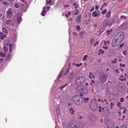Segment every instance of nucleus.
<instances>
[{"label":"nucleus","instance_id":"obj_1","mask_svg":"<svg viewBox=\"0 0 128 128\" xmlns=\"http://www.w3.org/2000/svg\"><path fill=\"white\" fill-rule=\"evenodd\" d=\"M89 105L90 108L94 111H96L98 109L97 103L95 99L91 100Z\"/></svg>","mask_w":128,"mask_h":128},{"label":"nucleus","instance_id":"obj_2","mask_svg":"<svg viewBox=\"0 0 128 128\" xmlns=\"http://www.w3.org/2000/svg\"><path fill=\"white\" fill-rule=\"evenodd\" d=\"M85 79L86 78L84 76H78L75 80V83L76 84H82L84 83Z\"/></svg>","mask_w":128,"mask_h":128},{"label":"nucleus","instance_id":"obj_3","mask_svg":"<svg viewBox=\"0 0 128 128\" xmlns=\"http://www.w3.org/2000/svg\"><path fill=\"white\" fill-rule=\"evenodd\" d=\"M124 33L122 32H120L118 33L114 36L120 42H121L124 38Z\"/></svg>","mask_w":128,"mask_h":128},{"label":"nucleus","instance_id":"obj_4","mask_svg":"<svg viewBox=\"0 0 128 128\" xmlns=\"http://www.w3.org/2000/svg\"><path fill=\"white\" fill-rule=\"evenodd\" d=\"M120 43L115 36L113 38L112 42V44L114 46H115L118 45Z\"/></svg>","mask_w":128,"mask_h":128},{"label":"nucleus","instance_id":"obj_5","mask_svg":"<svg viewBox=\"0 0 128 128\" xmlns=\"http://www.w3.org/2000/svg\"><path fill=\"white\" fill-rule=\"evenodd\" d=\"M99 79L101 82L104 83L107 80V78L104 74L100 76L99 78Z\"/></svg>","mask_w":128,"mask_h":128},{"label":"nucleus","instance_id":"obj_6","mask_svg":"<svg viewBox=\"0 0 128 128\" xmlns=\"http://www.w3.org/2000/svg\"><path fill=\"white\" fill-rule=\"evenodd\" d=\"M7 18H10L11 17L12 15V9L9 8L6 12Z\"/></svg>","mask_w":128,"mask_h":128},{"label":"nucleus","instance_id":"obj_7","mask_svg":"<svg viewBox=\"0 0 128 128\" xmlns=\"http://www.w3.org/2000/svg\"><path fill=\"white\" fill-rule=\"evenodd\" d=\"M79 90H82L81 92L84 94H87L89 91L88 88L83 86H82V89H80Z\"/></svg>","mask_w":128,"mask_h":128},{"label":"nucleus","instance_id":"obj_8","mask_svg":"<svg viewBox=\"0 0 128 128\" xmlns=\"http://www.w3.org/2000/svg\"><path fill=\"white\" fill-rule=\"evenodd\" d=\"M100 15V12L98 10H95L92 14V16L94 17H97Z\"/></svg>","mask_w":128,"mask_h":128},{"label":"nucleus","instance_id":"obj_9","mask_svg":"<svg viewBox=\"0 0 128 128\" xmlns=\"http://www.w3.org/2000/svg\"><path fill=\"white\" fill-rule=\"evenodd\" d=\"M80 96L78 95H75L72 98V100L74 101L75 102L77 101L78 99H79Z\"/></svg>","mask_w":128,"mask_h":128},{"label":"nucleus","instance_id":"obj_10","mask_svg":"<svg viewBox=\"0 0 128 128\" xmlns=\"http://www.w3.org/2000/svg\"><path fill=\"white\" fill-rule=\"evenodd\" d=\"M83 102V100H82V98L80 96L79 99L76 102V103L77 105H80L82 104V103Z\"/></svg>","mask_w":128,"mask_h":128},{"label":"nucleus","instance_id":"obj_11","mask_svg":"<svg viewBox=\"0 0 128 128\" xmlns=\"http://www.w3.org/2000/svg\"><path fill=\"white\" fill-rule=\"evenodd\" d=\"M108 128H113L114 127V124L111 122H108L106 123Z\"/></svg>","mask_w":128,"mask_h":128},{"label":"nucleus","instance_id":"obj_12","mask_svg":"<svg viewBox=\"0 0 128 128\" xmlns=\"http://www.w3.org/2000/svg\"><path fill=\"white\" fill-rule=\"evenodd\" d=\"M81 18V16L79 15L76 18V22L77 23L79 24L80 22Z\"/></svg>","mask_w":128,"mask_h":128},{"label":"nucleus","instance_id":"obj_13","mask_svg":"<svg viewBox=\"0 0 128 128\" xmlns=\"http://www.w3.org/2000/svg\"><path fill=\"white\" fill-rule=\"evenodd\" d=\"M7 23L8 24H10L12 25H14V23L13 22L11 19H8L7 20Z\"/></svg>","mask_w":128,"mask_h":128},{"label":"nucleus","instance_id":"obj_14","mask_svg":"<svg viewBox=\"0 0 128 128\" xmlns=\"http://www.w3.org/2000/svg\"><path fill=\"white\" fill-rule=\"evenodd\" d=\"M72 72H71L69 75V76H68L69 78L72 79L73 77V76H74V72L72 71Z\"/></svg>","mask_w":128,"mask_h":128},{"label":"nucleus","instance_id":"obj_15","mask_svg":"<svg viewBox=\"0 0 128 128\" xmlns=\"http://www.w3.org/2000/svg\"><path fill=\"white\" fill-rule=\"evenodd\" d=\"M70 128H77V126L72 124H71L69 125Z\"/></svg>","mask_w":128,"mask_h":128},{"label":"nucleus","instance_id":"obj_16","mask_svg":"<svg viewBox=\"0 0 128 128\" xmlns=\"http://www.w3.org/2000/svg\"><path fill=\"white\" fill-rule=\"evenodd\" d=\"M2 31L5 34H7L8 32V30L4 28L3 27L2 28Z\"/></svg>","mask_w":128,"mask_h":128},{"label":"nucleus","instance_id":"obj_17","mask_svg":"<svg viewBox=\"0 0 128 128\" xmlns=\"http://www.w3.org/2000/svg\"><path fill=\"white\" fill-rule=\"evenodd\" d=\"M70 114L71 115H73L74 114V111L73 110V108H70Z\"/></svg>","mask_w":128,"mask_h":128},{"label":"nucleus","instance_id":"obj_18","mask_svg":"<svg viewBox=\"0 0 128 128\" xmlns=\"http://www.w3.org/2000/svg\"><path fill=\"white\" fill-rule=\"evenodd\" d=\"M6 56V53L4 54L2 52H0V57H4Z\"/></svg>","mask_w":128,"mask_h":128},{"label":"nucleus","instance_id":"obj_19","mask_svg":"<svg viewBox=\"0 0 128 128\" xmlns=\"http://www.w3.org/2000/svg\"><path fill=\"white\" fill-rule=\"evenodd\" d=\"M82 89V87H81V86H78L76 88V90H78V92H81L82 90H80V89Z\"/></svg>","mask_w":128,"mask_h":128},{"label":"nucleus","instance_id":"obj_20","mask_svg":"<svg viewBox=\"0 0 128 128\" xmlns=\"http://www.w3.org/2000/svg\"><path fill=\"white\" fill-rule=\"evenodd\" d=\"M22 20V18L21 17L18 18L17 19V22L18 23H20Z\"/></svg>","mask_w":128,"mask_h":128},{"label":"nucleus","instance_id":"obj_21","mask_svg":"<svg viewBox=\"0 0 128 128\" xmlns=\"http://www.w3.org/2000/svg\"><path fill=\"white\" fill-rule=\"evenodd\" d=\"M73 64H74L76 66L78 67H79L80 66H81L82 65V64L81 62L80 63V64H77L75 63H73Z\"/></svg>","mask_w":128,"mask_h":128},{"label":"nucleus","instance_id":"obj_22","mask_svg":"<svg viewBox=\"0 0 128 128\" xmlns=\"http://www.w3.org/2000/svg\"><path fill=\"white\" fill-rule=\"evenodd\" d=\"M46 12V11L44 10H43L42 12L41 13V14L42 16H44L45 15V13Z\"/></svg>","mask_w":128,"mask_h":128},{"label":"nucleus","instance_id":"obj_23","mask_svg":"<svg viewBox=\"0 0 128 128\" xmlns=\"http://www.w3.org/2000/svg\"><path fill=\"white\" fill-rule=\"evenodd\" d=\"M6 35L4 34H3L2 36V37L1 38H0L1 39H3L4 38H6Z\"/></svg>","mask_w":128,"mask_h":128},{"label":"nucleus","instance_id":"obj_24","mask_svg":"<svg viewBox=\"0 0 128 128\" xmlns=\"http://www.w3.org/2000/svg\"><path fill=\"white\" fill-rule=\"evenodd\" d=\"M111 14L110 12V11L108 13L106 14V17L108 18L110 16Z\"/></svg>","mask_w":128,"mask_h":128},{"label":"nucleus","instance_id":"obj_25","mask_svg":"<svg viewBox=\"0 0 128 128\" xmlns=\"http://www.w3.org/2000/svg\"><path fill=\"white\" fill-rule=\"evenodd\" d=\"M56 110H57V113L58 115H59L60 114V110H58V107H56Z\"/></svg>","mask_w":128,"mask_h":128},{"label":"nucleus","instance_id":"obj_26","mask_svg":"<svg viewBox=\"0 0 128 128\" xmlns=\"http://www.w3.org/2000/svg\"><path fill=\"white\" fill-rule=\"evenodd\" d=\"M88 57V56L87 55H86L84 56L82 58V60L84 61Z\"/></svg>","mask_w":128,"mask_h":128},{"label":"nucleus","instance_id":"obj_27","mask_svg":"<svg viewBox=\"0 0 128 128\" xmlns=\"http://www.w3.org/2000/svg\"><path fill=\"white\" fill-rule=\"evenodd\" d=\"M110 108H111V109H113L112 106H114V103H113L112 102H111L110 103Z\"/></svg>","mask_w":128,"mask_h":128},{"label":"nucleus","instance_id":"obj_28","mask_svg":"<svg viewBox=\"0 0 128 128\" xmlns=\"http://www.w3.org/2000/svg\"><path fill=\"white\" fill-rule=\"evenodd\" d=\"M76 29L78 30H80V26L77 25L76 26Z\"/></svg>","mask_w":128,"mask_h":128},{"label":"nucleus","instance_id":"obj_29","mask_svg":"<svg viewBox=\"0 0 128 128\" xmlns=\"http://www.w3.org/2000/svg\"><path fill=\"white\" fill-rule=\"evenodd\" d=\"M73 6H75L74 8H78V4H76V3L75 2Z\"/></svg>","mask_w":128,"mask_h":128},{"label":"nucleus","instance_id":"obj_30","mask_svg":"<svg viewBox=\"0 0 128 128\" xmlns=\"http://www.w3.org/2000/svg\"><path fill=\"white\" fill-rule=\"evenodd\" d=\"M112 31V30H107L106 32L108 34H110V33Z\"/></svg>","mask_w":128,"mask_h":128},{"label":"nucleus","instance_id":"obj_31","mask_svg":"<svg viewBox=\"0 0 128 128\" xmlns=\"http://www.w3.org/2000/svg\"><path fill=\"white\" fill-rule=\"evenodd\" d=\"M106 11H107L105 9L102 11L101 13L102 14H105L106 13Z\"/></svg>","mask_w":128,"mask_h":128},{"label":"nucleus","instance_id":"obj_32","mask_svg":"<svg viewBox=\"0 0 128 128\" xmlns=\"http://www.w3.org/2000/svg\"><path fill=\"white\" fill-rule=\"evenodd\" d=\"M104 32L103 29H101L99 31V34H101Z\"/></svg>","mask_w":128,"mask_h":128},{"label":"nucleus","instance_id":"obj_33","mask_svg":"<svg viewBox=\"0 0 128 128\" xmlns=\"http://www.w3.org/2000/svg\"><path fill=\"white\" fill-rule=\"evenodd\" d=\"M120 128H127V127L125 125H122L120 126Z\"/></svg>","mask_w":128,"mask_h":128},{"label":"nucleus","instance_id":"obj_34","mask_svg":"<svg viewBox=\"0 0 128 128\" xmlns=\"http://www.w3.org/2000/svg\"><path fill=\"white\" fill-rule=\"evenodd\" d=\"M117 60L116 58H115L114 60L112 61V62L114 64H115L116 63Z\"/></svg>","mask_w":128,"mask_h":128},{"label":"nucleus","instance_id":"obj_35","mask_svg":"<svg viewBox=\"0 0 128 128\" xmlns=\"http://www.w3.org/2000/svg\"><path fill=\"white\" fill-rule=\"evenodd\" d=\"M3 48L5 52H6L8 49V48L6 46H4Z\"/></svg>","mask_w":128,"mask_h":128},{"label":"nucleus","instance_id":"obj_36","mask_svg":"<svg viewBox=\"0 0 128 128\" xmlns=\"http://www.w3.org/2000/svg\"><path fill=\"white\" fill-rule=\"evenodd\" d=\"M106 113L107 115H109L110 114L109 110H106Z\"/></svg>","mask_w":128,"mask_h":128},{"label":"nucleus","instance_id":"obj_37","mask_svg":"<svg viewBox=\"0 0 128 128\" xmlns=\"http://www.w3.org/2000/svg\"><path fill=\"white\" fill-rule=\"evenodd\" d=\"M118 79L122 81H123L124 80H126V79L125 78H124L123 79H121V78H118Z\"/></svg>","mask_w":128,"mask_h":128},{"label":"nucleus","instance_id":"obj_38","mask_svg":"<svg viewBox=\"0 0 128 128\" xmlns=\"http://www.w3.org/2000/svg\"><path fill=\"white\" fill-rule=\"evenodd\" d=\"M124 98H121L120 99V101L121 102H123L124 101Z\"/></svg>","mask_w":128,"mask_h":128},{"label":"nucleus","instance_id":"obj_39","mask_svg":"<svg viewBox=\"0 0 128 128\" xmlns=\"http://www.w3.org/2000/svg\"><path fill=\"white\" fill-rule=\"evenodd\" d=\"M14 6L16 8H18L19 7V5L18 4L16 3L15 5Z\"/></svg>","mask_w":128,"mask_h":128},{"label":"nucleus","instance_id":"obj_40","mask_svg":"<svg viewBox=\"0 0 128 128\" xmlns=\"http://www.w3.org/2000/svg\"><path fill=\"white\" fill-rule=\"evenodd\" d=\"M94 41V40L93 39H90V43L92 44Z\"/></svg>","mask_w":128,"mask_h":128},{"label":"nucleus","instance_id":"obj_41","mask_svg":"<svg viewBox=\"0 0 128 128\" xmlns=\"http://www.w3.org/2000/svg\"><path fill=\"white\" fill-rule=\"evenodd\" d=\"M121 103L120 102H118L117 104V106L118 107H120L121 106Z\"/></svg>","mask_w":128,"mask_h":128},{"label":"nucleus","instance_id":"obj_42","mask_svg":"<svg viewBox=\"0 0 128 128\" xmlns=\"http://www.w3.org/2000/svg\"><path fill=\"white\" fill-rule=\"evenodd\" d=\"M120 66L121 67L122 66H123V67H124L125 66V64H120Z\"/></svg>","mask_w":128,"mask_h":128},{"label":"nucleus","instance_id":"obj_43","mask_svg":"<svg viewBox=\"0 0 128 128\" xmlns=\"http://www.w3.org/2000/svg\"><path fill=\"white\" fill-rule=\"evenodd\" d=\"M75 11H76V12L74 13V14L76 15H78V14L79 12L78 10H76Z\"/></svg>","mask_w":128,"mask_h":128},{"label":"nucleus","instance_id":"obj_44","mask_svg":"<svg viewBox=\"0 0 128 128\" xmlns=\"http://www.w3.org/2000/svg\"><path fill=\"white\" fill-rule=\"evenodd\" d=\"M99 43V42L98 41H97L94 44V46H96L97 44H98Z\"/></svg>","mask_w":128,"mask_h":128},{"label":"nucleus","instance_id":"obj_45","mask_svg":"<svg viewBox=\"0 0 128 128\" xmlns=\"http://www.w3.org/2000/svg\"><path fill=\"white\" fill-rule=\"evenodd\" d=\"M103 48L106 50H107L108 49V47L107 46H103Z\"/></svg>","mask_w":128,"mask_h":128},{"label":"nucleus","instance_id":"obj_46","mask_svg":"<svg viewBox=\"0 0 128 128\" xmlns=\"http://www.w3.org/2000/svg\"><path fill=\"white\" fill-rule=\"evenodd\" d=\"M120 108L121 110L123 109L124 110L126 109V108L124 106L122 107H120Z\"/></svg>","mask_w":128,"mask_h":128},{"label":"nucleus","instance_id":"obj_47","mask_svg":"<svg viewBox=\"0 0 128 128\" xmlns=\"http://www.w3.org/2000/svg\"><path fill=\"white\" fill-rule=\"evenodd\" d=\"M98 5H96L95 9L96 10H97L98 9Z\"/></svg>","mask_w":128,"mask_h":128},{"label":"nucleus","instance_id":"obj_48","mask_svg":"<svg viewBox=\"0 0 128 128\" xmlns=\"http://www.w3.org/2000/svg\"><path fill=\"white\" fill-rule=\"evenodd\" d=\"M12 44H10L9 45V48H12Z\"/></svg>","mask_w":128,"mask_h":128},{"label":"nucleus","instance_id":"obj_49","mask_svg":"<svg viewBox=\"0 0 128 128\" xmlns=\"http://www.w3.org/2000/svg\"><path fill=\"white\" fill-rule=\"evenodd\" d=\"M115 71L117 73H119V71L118 69H116L115 70Z\"/></svg>","mask_w":128,"mask_h":128},{"label":"nucleus","instance_id":"obj_50","mask_svg":"<svg viewBox=\"0 0 128 128\" xmlns=\"http://www.w3.org/2000/svg\"><path fill=\"white\" fill-rule=\"evenodd\" d=\"M94 7H92V8L90 10V12H92V11L94 10Z\"/></svg>","mask_w":128,"mask_h":128},{"label":"nucleus","instance_id":"obj_51","mask_svg":"<svg viewBox=\"0 0 128 128\" xmlns=\"http://www.w3.org/2000/svg\"><path fill=\"white\" fill-rule=\"evenodd\" d=\"M89 74H92V77L94 78H95L94 76V75L93 74H92L91 72H90L89 73Z\"/></svg>","mask_w":128,"mask_h":128},{"label":"nucleus","instance_id":"obj_52","mask_svg":"<svg viewBox=\"0 0 128 128\" xmlns=\"http://www.w3.org/2000/svg\"><path fill=\"white\" fill-rule=\"evenodd\" d=\"M69 68H68L66 70V72H65V74H66V73L67 72H69Z\"/></svg>","mask_w":128,"mask_h":128},{"label":"nucleus","instance_id":"obj_53","mask_svg":"<svg viewBox=\"0 0 128 128\" xmlns=\"http://www.w3.org/2000/svg\"><path fill=\"white\" fill-rule=\"evenodd\" d=\"M75 36H76L77 34V33L76 32H73L72 33Z\"/></svg>","mask_w":128,"mask_h":128},{"label":"nucleus","instance_id":"obj_54","mask_svg":"<svg viewBox=\"0 0 128 128\" xmlns=\"http://www.w3.org/2000/svg\"><path fill=\"white\" fill-rule=\"evenodd\" d=\"M52 2V0H50L49 1H48L47 2V3L48 4H49L51 2Z\"/></svg>","mask_w":128,"mask_h":128},{"label":"nucleus","instance_id":"obj_55","mask_svg":"<svg viewBox=\"0 0 128 128\" xmlns=\"http://www.w3.org/2000/svg\"><path fill=\"white\" fill-rule=\"evenodd\" d=\"M123 54L124 55H126V51H123Z\"/></svg>","mask_w":128,"mask_h":128},{"label":"nucleus","instance_id":"obj_56","mask_svg":"<svg viewBox=\"0 0 128 128\" xmlns=\"http://www.w3.org/2000/svg\"><path fill=\"white\" fill-rule=\"evenodd\" d=\"M124 110V111L123 112V113L125 114L126 113V112L127 111V109L126 108L125 110Z\"/></svg>","mask_w":128,"mask_h":128},{"label":"nucleus","instance_id":"obj_57","mask_svg":"<svg viewBox=\"0 0 128 128\" xmlns=\"http://www.w3.org/2000/svg\"><path fill=\"white\" fill-rule=\"evenodd\" d=\"M67 84H66L64 85H63L62 86V87L64 88L66 86H67Z\"/></svg>","mask_w":128,"mask_h":128},{"label":"nucleus","instance_id":"obj_58","mask_svg":"<svg viewBox=\"0 0 128 128\" xmlns=\"http://www.w3.org/2000/svg\"><path fill=\"white\" fill-rule=\"evenodd\" d=\"M89 76V77L90 78L92 79V74H90Z\"/></svg>","mask_w":128,"mask_h":128},{"label":"nucleus","instance_id":"obj_59","mask_svg":"<svg viewBox=\"0 0 128 128\" xmlns=\"http://www.w3.org/2000/svg\"><path fill=\"white\" fill-rule=\"evenodd\" d=\"M3 3L5 4H7V2L6 1H4L3 2Z\"/></svg>","mask_w":128,"mask_h":128},{"label":"nucleus","instance_id":"obj_60","mask_svg":"<svg viewBox=\"0 0 128 128\" xmlns=\"http://www.w3.org/2000/svg\"><path fill=\"white\" fill-rule=\"evenodd\" d=\"M2 34H3V33L2 32H0V38H1V37H2Z\"/></svg>","mask_w":128,"mask_h":128},{"label":"nucleus","instance_id":"obj_61","mask_svg":"<svg viewBox=\"0 0 128 128\" xmlns=\"http://www.w3.org/2000/svg\"><path fill=\"white\" fill-rule=\"evenodd\" d=\"M98 26L97 24H95L94 25V26L95 27H96Z\"/></svg>","mask_w":128,"mask_h":128},{"label":"nucleus","instance_id":"obj_62","mask_svg":"<svg viewBox=\"0 0 128 128\" xmlns=\"http://www.w3.org/2000/svg\"><path fill=\"white\" fill-rule=\"evenodd\" d=\"M82 118V116H80L79 117V118H78V119H80Z\"/></svg>","mask_w":128,"mask_h":128},{"label":"nucleus","instance_id":"obj_63","mask_svg":"<svg viewBox=\"0 0 128 128\" xmlns=\"http://www.w3.org/2000/svg\"><path fill=\"white\" fill-rule=\"evenodd\" d=\"M63 88L62 87V86H61L60 87V89L61 90H62Z\"/></svg>","mask_w":128,"mask_h":128},{"label":"nucleus","instance_id":"obj_64","mask_svg":"<svg viewBox=\"0 0 128 128\" xmlns=\"http://www.w3.org/2000/svg\"><path fill=\"white\" fill-rule=\"evenodd\" d=\"M50 8L49 6H48L47 7V9L48 10H49L50 9Z\"/></svg>","mask_w":128,"mask_h":128}]
</instances>
